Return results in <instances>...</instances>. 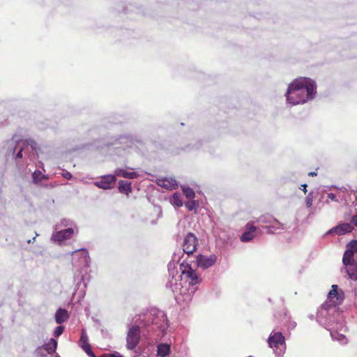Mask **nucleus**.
<instances>
[{"label":"nucleus","instance_id":"f257e3e1","mask_svg":"<svg viewBox=\"0 0 357 357\" xmlns=\"http://www.w3.org/2000/svg\"><path fill=\"white\" fill-rule=\"evenodd\" d=\"M167 314L158 308L153 307L144 313L138 314L135 323L129 326L126 347L133 350L139 342L141 335L148 337L152 335L162 337L169 327Z\"/></svg>","mask_w":357,"mask_h":357},{"label":"nucleus","instance_id":"f03ea898","mask_svg":"<svg viewBox=\"0 0 357 357\" xmlns=\"http://www.w3.org/2000/svg\"><path fill=\"white\" fill-rule=\"evenodd\" d=\"M2 149L7 160H13L17 165H22L26 160H33L38 155L40 148L31 138L17 140L14 137L3 142Z\"/></svg>","mask_w":357,"mask_h":357},{"label":"nucleus","instance_id":"7ed1b4c3","mask_svg":"<svg viewBox=\"0 0 357 357\" xmlns=\"http://www.w3.org/2000/svg\"><path fill=\"white\" fill-rule=\"evenodd\" d=\"M316 93V82L310 78L301 77L288 85L285 97L287 104L294 106L313 100Z\"/></svg>","mask_w":357,"mask_h":357},{"label":"nucleus","instance_id":"20e7f679","mask_svg":"<svg viewBox=\"0 0 357 357\" xmlns=\"http://www.w3.org/2000/svg\"><path fill=\"white\" fill-rule=\"evenodd\" d=\"M329 302L322 304L317 313V321L324 327L330 326L340 315L337 305L342 303L344 299V293L338 289L337 284H333L328 294Z\"/></svg>","mask_w":357,"mask_h":357},{"label":"nucleus","instance_id":"39448f33","mask_svg":"<svg viewBox=\"0 0 357 357\" xmlns=\"http://www.w3.org/2000/svg\"><path fill=\"white\" fill-rule=\"evenodd\" d=\"M181 275L179 278H184L188 282L187 299H191L192 296L197 289V285L200 284L202 278L197 274L196 271L188 263L183 261L180 264Z\"/></svg>","mask_w":357,"mask_h":357},{"label":"nucleus","instance_id":"423d86ee","mask_svg":"<svg viewBox=\"0 0 357 357\" xmlns=\"http://www.w3.org/2000/svg\"><path fill=\"white\" fill-rule=\"evenodd\" d=\"M269 347L273 349L276 357H283L286 350L285 338L280 331H273L267 340Z\"/></svg>","mask_w":357,"mask_h":357},{"label":"nucleus","instance_id":"0eeeda50","mask_svg":"<svg viewBox=\"0 0 357 357\" xmlns=\"http://www.w3.org/2000/svg\"><path fill=\"white\" fill-rule=\"evenodd\" d=\"M73 264L77 269L84 270L87 273L91 259L89 252L85 248L76 250L72 252Z\"/></svg>","mask_w":357,"mask_h":357},{"label":"nucleus","instance_id":"6e6552de","mask_svg":"<svg viewBox=\"0 0 357 357\" xmlns=\"http://www.w3.org/2000/svg\"><path fill=\"white\" fill-rule=\"evenodd\" d=\"M257 222L259 223L268 224V225L266 226V229L268 234H274L278 230L284 229L283 224L271 214H264L261 215L258 218Z\"/></svg>","mask_w":357,"mask_h":357},{"label":"nucleus","instance_id":"1a4fd4ad","mask_svg":"<svg viewBox=\"0 0 357 357\" xmlns=\"http://www.w3.org/2000/svg\"><path fill=\"white\" fill-rule=\"evenodd\" d=\"M181 279H183V278H181ZM181 280H178L177 278L172 277V278L167 282L166 287L169 289L175 295L176 299H178L177 296L180 295L183 296V301H190V299H187L188 288L183 286Z\"/></svg>","mask_w":357,"mask_h":357},{"label":"nucleus","instance_id":"9d476101","mask_svg":"<svg viewBox=\"0 0 357 357\" xmlns=\"http://www.w3.org/2000/svg\"><path fill=\"white\" fill-rule=\"evenodd\" d=\"M198 240L192 232H188L184 237L183 242V252L188 255L193 254L197 250Z\"/></svg>","mask_w":357,"mask_h":357},{"label":"nucleus","instance_id":"9b49d317","mask_svg":"<svg viewBox=\"0 0 357 357\" xmlns=\"http://www.w3.org/2000/svg\"><path fill=\"white\" fill-rule=\"evenodd\" d=\"M75 229L76 232L78 229L77 227H68L64 229H61L54 232L52 235L51 239L53 241L58 242L59 244H62L66 240L70 239L75 233Z\"/></svg>","mask_w":357,"mask_h":357},{"label":"nucleus","instance_id":"f8f14e48","mask_svg":"<svg viewBox=\"0 0 357 357\" xmlns=\"http://www.w3.org/2000/svg\"><path fill=\"white\" fill-rule=\"evenodd\" d=\"M357 253V240H352L349 242L346 245V250L344 252L342 257L343 265H347L348 263L356 261L354 259L355 254Z\"/></svg>","mask_w":357,"mask_h":357},{"label":"nucleus","instance_id":"ddd939ff","mask_svg":"<svg viewBox=\"0 0 357 357\" xmlns=\"http://www.w3.org/2000/svg\"><path fill=\"white\" fill-rule=\"evenodd\" d=\"M135 142H137V140L132 135H119L118 137H115L112 142H107L105 145L109 146L119 144L123 145L124 149H132Z\"/></svg>","mask_w":357,"mask_h":357},{"label":"nucleus","instance_id":"4468645a","mask_svg":"<svg viewBox=\"0 0 357 357\" xmlns=\"http://www.w3.org/2000/svg\"><path fill=\"white\" fill-rule=\"evenodd\" d=\"M116 181L114 174H106L100 176V180L93 183L94 185L103 190H110L113 188Z\"/></svg>","mask_w":357,"mask_h":357},{"label":"nucleus","instance_id":"2eb2a0df","mask_svg":"<svg viewBox=\"0 0 357 357\" xmlns=\"http://www.w3.org/2000/svg\"><path fill=\"white\" fill-rule=\"evenodd\" d=\"M216 261L217 256L213 254L208 256L198 255L196 257L197 266L202 269H207L213 266Z\"/></svg>","mask_w":357,"mask_h":357},{"label":"nucleus","instance_id":"dca6fc26","mask_svg":"<svg viewBox=\"0 0 357 357\" xmlns=\"http://www.w3.org/2000/svg\"><path fill=\"white\" fill-rule=\"evenodd\" d=\"M353 229H354V227L351 225V223L344 222L342 224H339L338 225L329 229L327 231L326 234H337L341 236V235H344L347 233L352 231Z\"/></svg>","mask_w":357,"mask_h":357},{"label":"nucleus","instance_id":"f3484780","mask_svg":"<svg viewBox=\"0 0 357 357\" xmlns=\"http://www.w3.org/2000/svg\"><path fill=\"white\" fill-rule=\"evenodd\" d=\"M79 347L86 353L90 357H97L93 352L91 345L89 343L87 334L84 330H82L81 333L80 340L79 342Z\"/></svg>","mask_w":357,"mask_h":357},{"label":"nucleus","instance_id":"a211bd4d","mask_svg":"<svg viewBox=\"0 0 357 357\" xmlns=\"http://www.w3.org/2000/svg\"><path fill=\"white\" fill-rule=\"evenodd\" d=\"M257 227L254 226L251 222H248L245 225V231L241 236L242 242H249L254 238V233L257 231Z\"/></svg>","mask_w":357,"mask_h":357},{"label":"nucleus","instance_id":"6ab92c4d","mask_svg":"<svg viewBox=\"0 0 357 357\" xmlns=\"http://www.w3.org/2000/svg\"><path fill=\"white\" fill-rule=\"evenodd\" d=\"M344 270L347 273L348 279L357 281V261H353L344 265Z\"/></svg>","mask_w":357,"mask_h":357},{"label":"nucleus","instance_id":"aec40b11","mask_svg":"<svg viewBox=\"0 0 357 357\" xmlns=\"http://www.w3.org/2000/svg\"><path fill=\"white\" fill-rule=\"evenodd\" d=\"M157 183L160 187L167 190L175 189L178 186L176 181L172 178L158 179Z\"/></svg>","mask_w":357,"mask_h":357},{"label":"nucleus","instance_id":"412c9836","mask_svg":"<svg viewBox=\"0 0 357 357\" xmlns=\"http://www.w3.org/2000/svg\"><path fill=\"white\" fill-rule=\"evenodd\" d=\"M115 177L122 176L126 178L133 179L138 176V174L135 172H129L126 169L119 168L114 171Z\"/></svg>","mask_w":357,"mask_h":357},{"label":"nucleus","instance_id":"4be33fe9","mask_svg":"<svg viewBox=\"0 0 357 357\" xmlns=\"http://www.w3.org/2000/svg\"><path fill=\"white\" fill-rule=\"evenodd\" d=\"M69 317L68 311L64 308H59L55 313V321L61 324L68 320Z\"/></svg>","mask_w":357,"mask_h":357},{"label":"nucleus","instance_id":"5701e85b","mask_svg":"<svg viewBox=\"0 0 357 357\" xmlns=\"http://www.w3.org/2000/svg\"><path fill=\"white\" fill-rule=\"evenodd\" d=\"M57 347V342L54 338H51L47 343H45L42 347L44 348L45 351L49 354H52L56 351Z\"/></svg>","mask_w":357,"mask_h":357},{"label":"nucleus","instance_id":"b1692460","mask_svg":"<svg viewBox=\"0 0 357 357\" xmlns=\"http://www.w3.org/2000/svg\"><path fill=\"white\" fill-rule=\"evenodd\" d=\"M119 191L121 193L128 195L132 191L131 183L123 180L119 181Z\"/></svg>","mask_w":357,"mask_h":357},{"label":"nucleus","instance_id":"393cba45","mask_svg":"<svg viewBox=\"0 0 357 357\" xmlns=\"http://www.w3.org/2000/svg\"><path fill=\"white\" fill-rule=\"evenodd\" d=\"M84 270L77 269L74 273V282L75 283L76 287L79 289L80 284L84 282Z\"/></svg>","mask_w":357,"mask_h":357},{"label":"nucleus","instance_id":"a878e982","mask_svg":"<svg viewBox=\"0 0 357 357\" xmlns=\"http://www.w3.org/2000/svg\"><path fill=\"white\" fill-rule=\"evenodd\" d=\"M331 335L333 340L337 341L342 345L347 344V338L345 335L340 334L336 331H331Z\"/></svg>","mask_w":357,"mask_h":357},{"label":"nucleus","instance_id":"bb28decb","mask_svg":"<svg viewBox=\"0 0 357 357\" xmlns=\"http://www.w3.org/2000/svg\"><path fill=\"white\" fill-rule=\"evenodd\" d=\"M170 351V347L167 344H160L158 346V355L162 357L167 356Z\"/></svg>","mask_w":357,"mask_h":357},{"label":"nucleus","instance_id":"cd10ccee","mask_svg":"<svg viewBox=\"0 0 357 357\" xmlns=\"http://www.w3.org/2000/svg\"><path fill=\"white\" fill-rule=\"evenodd\" d=\"M170 202L172 205L176 207H181L183 206V201L181 199V195L178 192H175L171 197Z\"/></svg>","mask_w":357,"mask_h":357},{"label":"nucleus","instance_id":"c85d7f7f","mask_svg":"<svg viewBox=\"0 0 357 357\" xmlns=\"http://www.w3.org/2000/svg\"><path fill=\"white\" fill-rule=\"evenodd\" d=\"M73 225L74 223L71 220L63 218L59 224L55 225V229L57 230L61 227H73Z\"/></svg>","mask_w":357,"mask_h":357},{"label":"nucleus","instance_id":"c756f323","mask_svg":"<svg viewBox=\"0 0 357 357\" xmlns=\"http://www.w3.org/2000/svg\"><path fill=\"white\" fill-rule=\"evenodd\" d=\"M33 182L34 183H38L43 179H47V177L46 175L43 174L40 171H35L32 174Z\"/></svg>","mask_w":357,"mask_h":357},{"label":"nucleus","instance_id":"7c9ffc66","mask_svg":"<svg viewBox=\"0 0 357 357\" xmlns=\"http://www.w3.org/2000/svg\"><path fill=\"white\" fill-rule=\"evenodd\" d=\"M338 190L343 192H347L350 191L351 193L353 194V195L354 197V199L352 200L351 198H350L349 201L352 202L353 203L355 202H357V191L351 190L350 186L347 185V186L339 187Z\"/></svg>","mask_w":357,"mask_h":357},{"label":"nucleus","instance_id":"2f4dec72","mask_svg":"<svg viewBox=\"0 0 357 357\" xmlns=\"http://www.w3.org/2000/svg\"><path fill=\"white\" fill-rule=\"evenodd\" d=\"M182 190L184 195L188 199H193L195 197V193L194 190L186 186L182 187Z\"/></svg>","mask_w":357,"mask_h":357},{"label":"nucleus","instance_id":"473e14b6","mask_svg":"<svg viewBox=\"0 0 357 357\" xmlns=\"http://www.w3.org/2000/svg\"><path fill=\"white\" fill-rule=\"evenodd\" d=\"M185 206L188 211H192L196 210L198 208L199 204L195 200H189L188 202H185Z\"/></svg>","mask_w":357,"mask_h":357},{"label":"nucleus","instance_id":"72a5a7b5","mask_svg":"<svg viewBox=\"0 0 357 357\" xmlns=\"http://www.w3.org/2000/svg\"><path fill=\"white\" fill-rule=\"evenodd\" d=\"M179 259H180V253H178V254L174 253L173 255L172 261H170L168 264V271H169V273H171L172 268H174V262L176 261H178Z\"/></svg>","mask_w":357,"mask_h":357},{"label":"nucleus","instance_id":"f704fd0d","mask_svg":"<svg viewBox=\"0 0 357 357\" xmlns=\"http://www.w3.org/2000/svg\"><path fill=\"white\" fill-rule=\"evenodd\" d=\"M35 354L38 357H45L48 354L46 351H45L44 348L41 347H38L36 351Z\"/></svg>","mask_w":357,"mask_h":357},{"label":"nucleus","instance_id":"c9c22d12","mask_svg":"<svg viewBox=\"0 0 357 357\" xmlns=\"http://www.w3.org/2000/svg\"><path fill=\"white\" fill-rule=\"evenodd\" d=\"M313 202V192H310L305 198V204L307 208H310Z\"/></svg>","mask_w":357,"mask_h":357},{"label":"nucleus","instance_id":"e433bc0d","mask_svg":"<svg viewBox=\"0 0 357 357\" xmlns=\"http://www.w3.org/2000/svg\"><path fill=\"white\" fill-rule=\"evenodd\" d=\"M64 328L63 326H57L54 331V336L56 337H59L63 333Z\"/></svg>","mask_w":357,"mask_h":357},{"label":"nucleus","instance_id":"4c0bfd02","mask_svg":"<svg viewBox=\"0 0 357 357\" xmlns=\"http://www.w3.org/2000/svg\"><path fill=\"white\" fill-rule=\"evenodd\" d=\"M61 174H62L63 177L67 180H70L73 178L72 174L66 170L63 171V172Z\"/></svg>","mask_w":357,"mask_h":357},{"label":"nucleus","instance_id":"58836bf2","mask_svg":"<svg viewBox=\"0 0 357 357\" xmlns=\"http://www.w3.org/2000/svg\"><path fill=\"white\" fill-rule=\"evenodd\" d=\"M328 198L332 201L339 202V199L337 198V196L335 194L330 192L328 194Z\"/></svg>","mask_w":357,"mask_h":357},{"label":"nucleus","instance_id":"ea45409f","mask_svg":"<svg viewBox=\"0 0 357 357\" xmlns=\"http://www.w3.org/2000/svg\"><path fill=\"white\" fill-rule=\"evenodd\" d=\"M350 223L357 226V214L351 217Z\"/></svg>","mask_w":357,"mask_h":357},{"label":"nucleus","instance_id":"a19ab883","mask_svg":"<svg viewBox=\"0 0 357 357\" xmlns=\"http://www.w3.org/2000/svg\"><path fill=\"white\" fill-rule=\"evenodd\" d=\"M307 184L304 183V184H302L300 189L302 190L305 193L307 192Z\"/></svg>","mask_w":357,"mask_h":357},{"label":"nucleus","instance_id":"79ce46f5","mask_svg":"<svg viewBox=\"0 0 357 357\" xmlns=\"http://www.w3.org/2000/svg\"><path fill=\"white\" fill-rule=\"evenodd\" d=\"M317 175V173L315 172H310L308 173V176H316Z\"/></svg>","mask_w":357,"mask_h":357},{"label":"nucleus","instance_id":"37998d69","mask_svg":"<svg viewBox=\"0 0 357 357\" xmlns=\"http://www.w3.org/2000/svg\"><path fill=\"white\" fill-rule=\"evenodd\" d=\"M339 187L337 186V185H330V189H337L338 190Z\"/></svg>","mask_w":357,"mask_h":357},{"label":"nucleus","instance_id":"c03bdc74","mask_svg":"<svg viewBox=\"0 0 357 357\" xmlns=\"http://www.w3.org/2000/svg\"><path fill=\"white\" fill-rule=\"evenodd\" d=\"M296 322L293 321V322H291V323H290V326H291L292 328H295V327H296Z\"/></svg>","mask_w":357,"mask_h":357},{"label":"nucleus","instance_id":"a18cd8bd","mask_svg":"<svg viewBox=\"0 0 357 357\" xmlns=\"http://www.w3.org/2000/svg\"><path fill=\"white\" fill-rule=\"evenodd\" d=\"M324 188H326V190H324V191H326V190H331L330 189V185H327V186H324Z\"/></svg>","mask_w":357,"mask_h":357},{"label":"nucleus","instance_id":"49530a36","mask_svg":"<svg viewBox=\"0 0 357 357\" xmlns=\"http://www.w3.org/2000/svg\"><path fill=\"white\" fill-rule=\"evenodd\" d=\"M342 199H344V201H345V202H347V199L346 197H342Z\"/></svg>","mask_w":357,"mask_h":357},{"label":"nucleus","instance_id":"de8ad7c7","mask_svg":"<svg viewBox=\"0 0 357 357\" xmlns=\"http://www.w3.org/2000/svg\"><path fill=\"white\" fill-rule=\"evenodd\" d=\"M325 203H326V204H329V201H328V199L326 200V201H325Z\"/></svg>","mask_w":357,"mask_h":357},{"label":"nucleus","instance_id":"09e8293b","mask_svg":"<svg viewBox=\"0 0 357 357\" xmlns=\"http://www.w3.org/2000/svg\"><path fill=\"white\" fill-rule=\"evenodd\" d=\"M310 318L312 319H313V315H311V316L310 317Z\"/></svg>","mask_w":357,"mask_h":357}]
</instances>
